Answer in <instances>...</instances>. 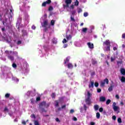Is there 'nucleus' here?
<instances>
[{
    "mask_svg": "<svg viewBox=\"0 0 125 125\" xmlns=\"http://www.w3.org/2000/svg\"><path fill=\"white\" fill-rule=\"evenodd\" d=\"M101 86H104V85H105V82H101Z\"/></svg>",
    "mask_w": 125,
    "mask_h": 125,
    "instance_id": "obj_44",
    "label": "nucleus"
},
{
    "mask_svg": "<svg viewBox=\"0 0 125 125\" xmlns=\"http://www.w3.org/2000/svg\"><path fill=\"white\" fill-rule=\"evenodd\" d=\"M9 96H10V94L9 93H6L5 95L6 98H9Z\"/></svg>",
    "mask_w": 125,
    "mask_h": 125,
    "instance_id": "obj_33",
    "label": "nucleus"
},
{
    "mask_svg": "<svg viewBox=\"0 0 125 125\" xmlns=\"http://www.w3.org/2000/svg\"><path fill=\"white\" fill-rule=\"evenodd\" d=\"M56 121L58 122V123H60V120H59V119L58 118H57L56 119Z\"/></svg>",
    "mask_w": 125,
    "mask_h": 125,
    "instance_id": "obj_62",
    "label": "nucleus"
},
{
    "mask_svg": "<svg viewBox=\"0 0 125 125\" xmlns=\"http://www.w3.org/2000/svg\"><path fill=\"white\" fill-rule=\"evenodd\" d=\"M65 108H66V104L62 105V107H61L62 109H65Z\"/></svg>",
    "mask_w": 125,
    "mask_h": 125,
    "instance_id": "obj_59",
    "label": "nucleus"
},
{
    "mask_svg": "<svg viewBox=\"0 0 125 125\" xmlns=\"http://www.w3.org/2000/svg\"><path fill=\"white\" fill-rule=\"evenodd\" d=\"M100 102H105L106 101V98L104 96H101L100 97Z\"/></svg>",
    "mask_w": 125,
    "mask_h": 125,
    "instance_id": "obj_9",
    "label": "nucleus"
},
{
    "mask_svg": "<svg viewBox=\"0 0 125 125\" xmlns=\"http://www.w3.org/2000/svg\"><path fill=\"white\" fill-rule=\"evenodd\" d=\"M79 1H78V0H76V1L74 2V5L75 6H79Z\"/></svg>",
    "mask_w": 125,
    "mask_h": 125,
    "instance_id": "obj_24",
    "label": "nucleus"
},
{
    "mask_svg": "<svg viewBox=\"0 0 125 125\" xmlns=\"http://www.w3.org/2000/svg\"><path fill=\"white\" fill-rule=\"evenodd\" d=\"M121 81L122 83H125V77L123 76V77L121 78Z\"/></svg>",
    "mask_w": 125,
    "mask_h": 125,
    "instance_id": "obj_26",
    "label": "nucleus"
},
{
    "mask_svg": "<svg viewBox=\"0 0 125 125\" xmlns=\"http://www.w3.org/2000/svg\"><path fill=\"white\" fill-rule=\"evenodd\" d=\"M54 24H55V21H54V20H52L51 21V24L52 25V26H54Z\"/></svg>",
    "mask_w": 125,
    "mask_h": 125,
    "instance_id": "obj_28",
    "label": "nucleus"
},
{
    "mask_svg": "<svg viewBox=\"0 0 125 125\" xmlns=\"http://www.w3.org/2000/svg\"><path fill=\"white\" fill-rule=\"evenodd\" d=\"M95 86H96V87H98V85H99V83L98 82H96L95 83Z\"/></svg>",
    "mask_w": 125,
    "mask_h": 125,
    "instance_id": "obj_48",
    "label": "nucleus"
},
{
    "mask_svg": "<svg viewBox=\"0 0 125 125\" xmlns=\"http://www.w3.org/2000/svg\"><path fill=\"white\" fill-rule=\"evenodd\" d=\"M22 36H26L27 35V31L25 30H22Z\"/></svg>",
    "mask_w": 125,
    "mask_h": 125,
    "instance_id": "obj_23",
    "label": "nucleus"
},
{
    "mask_svg": "<svg viewBox=\"0 0 125 125\" xmlns=\"http://www.w3.org/2000/svg\"><path fill=\"white\" fill-rule=\"evenodd\" d=\"M78 13H81V12H83V10L81 8H79L78 10Z\"/></svg>",
    "mask_w": 125,
    "mask_h": 125,
    "instance_id": "obj_50",
    "label": "nucleus"
},
{
    "mask_svg": "<svg viewBox=\"0 0 125 125\" xmlns=\"http://www.w3.org/2000/svg\"><path fill=\"white\" fill-rule=\"evenodd\" d=\"M55 93H52V95H51V97L52 98H55Z\"/></svg>",
    "mask_w": 125,
    "mask_h": 125,
    "instance_id": "obj_47",
    "label": "nucleus"
},
{
    "mask_svg": "<svg viewBox=\"0 0 125 125\" xmlns=\"http://www.w3.org/2000/svg\"><path fill=\"white\" fill-rule=\"evenodd\" d=\"M76 10H73L71 12V14L72 15H73L74 16V15H75V14H76Z\"/></svg>",
    "mask_w": 125,
    "mask_h": 125,
    "instance_id": "obj_43",
    "label": "nucleus"
},
{
    "mask_svg": "<svg viewBox=\"0 0 125 125\" xmlns=\"http://www.w3.org/2000/svg\"><path fill=\"white\" fill-rule=\"evenodd\" d=\"M31 103H34V99L32 98L30 100Z\"/></svg>",
    "mask_w": 125,
    "mask_h": 125,
    "instance_id": "obj_64",
    "label": "nucleus"
},
{
    "mask_svg": "<svg viewBox=\"0 0 125 125\" xmlns=\"http://www.w3.org/2000/svg\"><path fill=\"white\" fill-rule=\"evenodd\" d=\"M96 118L97 119H100V113L99 112L96 113Z\"/></svg>",
    "mask_w": 125,
    "mask_h": 125,
    "instance_id": "obj_22",
    "label": "nucleus"
},
{
    "mask_svg": "<svg viewBox=\"0 0 125 125\" xmlns=\"http://www.w3.org/2000/svg\"><path fill=\"white\" fill-rule=\"evenodd\" d=\"M13 51H8V50H6L5 51V53H6V54H8V55H10V54H11V53H12Z\"/></svg>",
    "mask_w": 125,
    "mask_h": 125,
    "instance_id": "obj_19",
    "label": "nucleus"
},
{
    "mask_svg": "<svg viewBox=\"0 0 125 125\" xmlns=\"http://www.w3.org/2000/svg\"><path fill=\"white\" fill-rule=\"evenodd\" d=\"M8 58L11 60V61H14V57L9 55L8 56Z\"/></svg>",
    "mask_w": 125,
    "mask_h": 125,
    "instance_id": "obj_14",
    "label": "nucleus"
},
{
    "mask_svg": "<svg viewBox=\"0 0 125 125\" xmlns=\"http://www.w3.org/2000/svg\"><path fill=\"white\" fill-rule=\"evenodd\" d=\"M70 19H71V21H72L73 22H75V21H76L75 19L73 17H72V16H71L70 17Z\"/></svg>",
    "mask_w": 125,
    "mask_h": 125,
    "instance_id": "obj_40",
    "label": "nucleus"
},
{
    "mask_svg": "<svg viewBox=\"0 0 125 125\" xmlns=\"http://www.w3.org/2000/svg\"><path fill=\"white\" fill-rule=\"evenodd\" d=\"M82 31L83 33H84L85 34H86V32H87V28H83Z\"/></svg>",
    "mask_w": 125,
    "mask_h": 125,
    "instance_id": "obj_16",
    "label": "nucleus"
},
{
    "mask_svg": "<svg viewBox=\"0 0 125 125\" xmlns=\"http://www.w3.org/2000/svg\"><path fill=\"white\" fill-rule=\"evenodd\" d=\"M120 72H121V73L122 74V75H123L124 76H125V68H121Z\"/></svg>",
    "mask_w": 125,
    "mask_h": 125,
    "instance_id": "obj_12",
    "label": "nucleus"
},
{
    "mask_svg": "<svg viewBox=\"0 0 125 125\" xmlns=\"http://www.w3.org/2000/svg\"><path fill=\"white\" fill-rule=\"evenodd\" d=\"M116 59V58H113L112 57H111L110 58V61L111 62H114Z\"/></svg>",
    "mask_w": 125,
    "mask_h": 125,
    "instance_id": "obj_35",
    "label": "nucleus"
},
{
    "mask_svg": "<svg viewBox=\"0 0 125 125\" xmlns=\"http://www.w3.org/2000/svg\"><path fill=\"white\" fill-rule=\"evenodd\" d=\"M90 125H95V123H94V122H91L90 123Z\"/></svg>",
    "mask_w": 125,
    "mask_h": 125,
    "instance_id": "obj_63",
    "label": "nucleus"
},
{
    "mask_svg": "<svg viewBox=\"0 0 125 125\" xmlns=\"http://www.w3.org/2000/svg\"><path fill=\"white\" fill-rule=\"evenodd\" d=\"M31 28L32 30H36V26H35V25H32Z\"/></svg>",
    "mask_w": 125,
    "mask_h": 125,
    "instance_id": "obj_55",
    "label": "nucleus"
},
{
    "mask_svg": "<svg viewBox=\"0 0 125 125\" xmlns=\"http://www.w3.org/2000/svg\"><path fill=\"white\" fill-rule=\"evenodd\" d=\"M45 105H46V102H42L40 104L39 107H40V108H42V107H45Z\"/></svg>",
    "mask_w": 125,
    "mask_h": 125,
    "instance_id": "obj_7",
    "label": "nucleus"
},
{
    "mask_svg": "<svg viewBox=\"0 0 125 125\" xmlns=\"http://www.w3.org/2000/svg\"><path fill=\"white\" fill-rule=\"evenodd\" d=\"M70 8H72V9H74V8H75L74 4H72L70 6Z\"/></svg>",
    "mask_w": 125,
    "mask_h": 125,
    "instance_id": "obj_61",
    "label": "nucleus"
},
{
    "mask_svg": "<svg viewBox=\"0 0 125 125\" xmlns=\"http://www.w3.org/2000/svg\"><path fill=\"white\" fill-rule=\"evenodd\" d=\"M47 25H48V22L47 21H45L42 24V27H43L44 28H46V26H47Z\"/></svg>",
    "mask_w": 125,
    "mask_h": 125,
    "instance_id": "obj_8",
    "label": "nucleus"
},
{
    "mask_svg": "<svg viewBox=\"0 0 125 125\" xmlns=\"http://www.w3.org/2000/svg\"><path fill=\"white\" fill-rule=\"evenodd\" d=\"M65 3L66 4L62 5L64 9H65V8H68V7H69V4H71V3H72V0H65Z\"/></svg>",
    "mask_w": 125,
    "mask_h": 125,
    "instance_id": "obj_1",
    "label": "nucleus"
},
{
    "mask_svg": "<svg viewBox=\"0 0 125 125\" xmlns=\"http://www.w3.org/2000/svg\"><path fill=\"white\" fill-rule=\"evenodd\" d=\"M115 98L116 99H120V96H119V95H116Z\"/></svg>",
    "mask_w": 125,
    "mask_h": 125,
    "instance_id": "obj_56",
    "label": "nucleus"
},
{
    "mask_svg": "<svg viewBox=\"0 0 125 125\" xmlns=\"http://www.w3.org/2000/svg\"><path fill=\"white\" fill-rule=\"evenodd\" d=\"M69 57H67L65 59V60L64 61V64H66V63H68V62H69Z\"/></svg>",
    "mask_w": 125,
    "mask_h": 125,
    "instance_id": "obj_21",
    "label": "nucleus"
},
{
    "mask_svg": "<svg viewBox=\"0 0 125 125\" xmlns=\"http://www.w3.org/2000/svg\"><path fill=\"white\" fill-rule=\"evenodd\" d=\"M55 107H58L59 106V103L58 102V101H55Z\"/></svg>",
    "mask_w": 125,
    "mask_h": 125,
    "instance_id": "obj_20",
    "label": "nucleus"
},
{
    "mask_svg": "<svg viewBox=\"0 0 125 125\" xmlns=\"http://www.w3.org/2000/svg\"><path fill=\"white\" fill-rule=\"evenodd\" d=\"M94 86V82L91 81L90 84H89V88H93Z\"/></svg>",
    "mask_w": 125,
    "mask_h": 125,
    "instance_id": "obj_10",
    "label": "nucleus"
},
{
    "mask_svg": "<svg viewBox=\"0 0 125 125\" xmlns=\"http://www.w3.org/2000/svg\"><path fill=\"white\" fill-rule=\"evenodd\" d=\"M4 112H7V113H8V112H9V110H8V108H7V107H5L4 109Z\"/></svg>",
    "mask_w": 125,
    "mask_h": 125,
    "instance_id": "obj_32",
    "label": "nucleus"
},
{
    "mask_svg": "<svg viewBox=\"0 0 125 125\" xmlns=\"http://www.w3.org/2000/svg\"><path fill=\"white\" fill-rule=\"evenodd\" d=\"M85 102L87 105H90L91 104V99L89 98H87L85 99Z\"/></svg>",
    "mask_w": 125,
    "mask_h": 125,
    "instance_id": "obj_5",
    "label": "nucleus"
},
{
    "mask_svg": "<svg viewBox=\"0 0 125 125\" xmlns=\"http://www.w3.org/2000/svg\"><path fill=\"white\" fill-rule=\"evenodd\" d=\"M97 92H98V93H100V92H101V89H100V88H98V89H97Z\"/></svg>",
    "mask_w": 125,
    "mask_h": 125,
    "instance_id": "obj_54",
    "label": "nucleus"
},
{
    "mask_svg": "<svg viewBox=\"0 0 125 125\" xmlns=\"http://www.w3.org/2000/svg\"><path fill=\"white\" fill-rule=\"evenodd\" d=\"M117 122L119 123V124H122V118H119L117 120Z\"/></svg>",
    "mask_w": 125,
    "mask_h": 125,
    "instance_id": "obj_29",
    "label": "nucleus"
},
{
    "mask_svg": "<svg viewBox=\"0 0 125 125\" xmlns=\"http://www.w3.org/2000/svg\"><path fill=\"white\" fill-rule=\"evenodd\" d=\"M36 101H41V97H37V98H36Z\"/></svg>",
    "mask_w": 125,
    "mask_h": 125,
    "instance_id": "obj_58",
    "label": "nucleus"
},
{
    "mask_svg": "<svg viewBox=\"0 0 125 125\" xmlns=\"http://www.w3.org/2000/svg\"><path fill=\"white\" fill-rule=\"evenodd\" d=\"M34 125H40V123H39L38 121H34Z\"/></svg>",
    "mask_w": 125,
    "mask_h": 125,
    "instance_id": "obj_38",
    "label": "nucleus"
},
{
    "mask_svg": "<svg viewBox=\"0 0 125 125\" xmlns=\"http://www.w3.org/2000/svg\"><path fill=\"white\" fill-rule=\"evenodd\" d=\"M121 64H123V62L117 61V65L118 66H120Z\"/></svg>",
    "mask_w": 125,
    "mask_h": 125,
    "instance_id": "obj_42",
    "label": "nucleus"
},
{
    "mask_svg": "<svg viewBox=\"0 0 125 125\" xmlns=\"http://www.w3.org/2000/svg\"><path fill=\"white\" fill-rule=\"evenodd\" d=\"M12 67L13 68H17V64H16L15 63H13L12 64Z\"/></svg>",
    "mask_w": 125,
    "mask_h": 125,
    "instance_id": "obj_36",
    "label": "nucleus"
},
{
    "mask_svg": "<svg viewBox=\"0 0 125 125\" xmlns=\"http://www.w3.org/2000/svg\"><path fill=\"white\" fill-rule=\"evenodd\" d=\"M21 43H22V42H21V41H18L17 44L19 45V44H21Z\"/></svg>",
    "mask_w": 125,
    "mask_h": 125,
    "instance_id": "obj_60",
    "label": "nucleus"
},
{
    "mask_svg": "<svg viewBox=\"0 0 125 125\" xmlns=\"http://www.w3.org/2000/svg\"><path fill=\"white\" fill-rule=\"evenodd\" d=\"M94 108L95 111H98V109H99V105H98V104H95L94 106Z\"/></svg>",
    "mask_w": 125,
    "mask_h": 125,
    "instance_id": "obj_17",
    "label": "nucleus"
},
{
    "mask_svg": "<svg viewBox=\"0 0 125 125\" xmlns=\"http://www.w3.org/2000/svg\"><path fill=\"white\" fill-rule=\"evenodd\" d=\"M13 54L15 55V56L18 57V52L17 51H13Z\"/></svg>",
    "mask_w": 125,
    "mask_h": 125,
    "instance_id": "obj_30",
    "label": "nucleus"
},
{
    "mask_svg": "<svg viewBox=\"0 0 125 125\" xmlns=\"http://www.w3.org/2000/svg\"><path fill=\"white\" fill-rule=\"evenodd\" d=\"M83 16L84 17H87V16H88V13H87V12H84L83 13Z\"/></svg>",
    "mask_w": 125,
    "mask_h": 125,
    "instance_id": "obj_37",
    "label": "nucleus"
},
{
    "mask_svg": "<svg viewBox=\"0 0 125 125\" xmlns=\"http://www.w3.org/2000/svg\"><path fill=\"white\" fill-rule=\"evenodd\" d=\"M70 114H73V113H75V110L74 109H71L70 110Z\"/></svg>",
    "mask_w": 125,
    "mask_h": 125,
    "instance_id": "obj_49",
    "label": "nucleus"
},
{
    "mask_svg": "<svg viewBox=\"0 0 125 125\" xmlns=\"http://www.w3.org/2000/svg\"><path fill=\"white\" fill-rule=\"evenodd\" d=\"M10 15L11 16V18H12V14H13V13H12V10L11 9H10Z\"/></svg>",
    "mask_w": 125,
    "mask_h": 125,
    "instance_id": "obj_45",
    "label": "nucleus"
},
{
    "mask_svg": "<svg viewBox=\"0 0 125 125\" xmlns=\"http://www.w3.org/2000/svg\"><path fill=\"white\" fill-rule=\"evenodd\" d=\"M122 38L125 39V33L122 34Z\"/></svg>",
    "mask_w": 125,
    "mask_h": 125,
    "instance_id": "obj_57",
    "label": "nucleus"
},
{
    "mask_svg": "<svg viewBox=\"0 0 125 125\" xmlns=\"http://www.w3.org/2000/svg\"><path fill=\"white\" fill-rule=\"evenodd\" d=\"M30 117L32 118V119H36V115H35V114H31Z\"/></svg>",
    "mask_w": 125,
    "mask_h": 125,
    "instance_id": "obj_46",
    "label": "nucleus"
},
{
    "mask_svg": "<svg viewBox=\"0 0 125 125\" xmlns=\"http://www.w3.org/2000/svg\"><path fill=\"white\" fill-rule=\"evenodd\" d=\"M113 110L115 112H117L118 111V109H120V107L119 106H114L113 107Z\"/></svg>",
    "mask_w": 125,
    "mask_h": 125,
    "instance_id": "obj_15",
    "label": "nucleus"
},
{
    "mask_svg": "<svg viewBox=\"0 0 125 125\" xmlns=\"http://www.w3.org/2000/svg\"><path fill=\"white\" fill-rule=\"evenodd\" d=\"M116 119H117L116 116L114 115L112 116V120H113L114 121H116Z\"/></svg>",
    "mask_w": 125,
    "mask_h": 125,
    "instance_id": "obj_52",
    "label": "nucleus"
},
{
    "mask_svg": "<svg viewBox=\"0 0 125 125\" xmlns=\"http://www.w3.org/2000/svg\"><path fill=\"white\" fill-rule=\"evenodd\" d=\"M115 86V84L113 81H111V84H110V87L108 88V91L111 92L113 91V87Z\"/></svg>",
    "mask_w": 125,
    "mask_h": 125,
    "instance_id": "obj_3",
    "label": "nucleus"
},
{
    "mask_svg": "<svg viewBox=\"0 0 125 125\" xmlns=\"http://www.w3.org/2000/svg\"><path fill=\"white\" fill-rule=\"evenodd\" d=\"M110 47H111V45H109L106 47V49L107 51H110Z\"/></svg>",
    "mask_w": 125,
    "mask_h": 125,
    "instance_id": "obj_31",
    "label": "nucleus"
},
{
    "mask_svg": "<svg viewBox=\"0 0 125 125\" xmlns=\"http://www.w3.org/2000/svg\"><path fill=\"white\" fill-rule=\"evenodd\" d=\"M66 42H67V40H66V39H64L62 41V43H66Z\"/></svg>",
    "mask_w": 125,
    "mask_h": 125,
    "instance_id": "obj_53",
    "label": "nucleus"
},
{
    "mask_svg": "<svg viewBox=\"0 0 125 125\" xmlns=\"http://www.w3.org/2000/svg\"><path fill=\"white\" fill-rule=\"evenodd\" d=\"M103 45H107V46L109 45H111V42H110V40H106L105 42H104Z\"/></svg>",
    "mask_w": 125,
    "mask_h": 125,
    "instance_id": "obj_6",
    "label": "nucleus"
},
{
    "mask_svg": "<svg viewBox=\"0 0 125 125\" xmlns=\"http://www.w3.org/2000/svg\"><path fill=\"white\" fill-rule=\"evenodd\" d=\"M67 67L68 69H73V68H74V65H73V64L69 63L67 64Z\"/></svg>",
    "mask_w": 125,
    "mask_h": 125,
    "instance_id": "obj_11",
    "label": "nucleus"
},
{
    "mask_svg": "<svg viewBox=\"0 0 125 125\" xmlns=\"http://www.w3.org/2000/svg\"><path fill=\"white\" fill-rule=\"evenodd\" d=\"M99 112H103V108L100 107V108H99Z\"/></svg>",
    "mask_w": 125,
    "mask_h": 125,
    "instance_id": "obj_51",
    "label": "nucleus"
},
{
    "mask_svg": "<svg viewBox=\"0 0 125 125\" xmlns=\"http://www.w3.org/2000/svg\"><path fill=\"white\" fill-rule=\"evenodd\" d=\"M83 108H84V110L85 111V112H86V110L87 109V106H86V105H85V104L83 105Z\"/></svg>",
    "mask_w": 125,
    "mask_h": 125,
    "instance_id": "obj_39",
    "label": "nucleus"
},
{
    "mask_svg": "<svg viewBox=\"0 0 125 125\" xmlns=\"http://www.w3.org/2000/svg\"><path fill=\"white\" fill-rule=\"evenodd\" d=\"M104 82L106 84H109V80H108L107 78L104 80Z\"/></svg>",
    "mask_w": 125,
    "mask_h": 125,
    "instance_id": "obj_18",
    "label": "nucleus"
},
{
    "mask_svg": "<svg viewBox=\"0 0 125 125\" xmlns=\"http://www.w3.org/2000/svg\"><path fill=\"white\" fill-rule=\"evenodd\" d=\"M52 10H53V7H52V6H50L48 8V11H52Z\"/></svg>",
    "mask_w": 125,
    "mask_h": 125,
    "instance_id": "obj_25",
    "label": "nucleus"
},
{
    "mask_svg": "<svg viewBox=\"0 0 125 125\" xmlns=\"http://www.w3.org/2000/svg\"><path fill=\"white\" fill-rule=\"evenodd\" d=\"M92 65H96V64H97L98 62L97 61L92 59Z\"/></svg>",
    "mask_w": 125,
    "mask_h": 125,
    "instance_id": "obj_13",
    "label": "nucleus"
},
{
    "mask_svg": "<svg viewBox=\"0 0 125 125\" xmlns=\"http://www.w3.org/2000/svg\"><path fill=\"white\" fill-rule=\"evenodd\" d=\"M52 42H53V43H57V41H56V40H55V38H53V39H52Z\"/></svg>",
    "mask_w": 125,
    "mask_h": 125,
    "instance_id": "obj_41",
    "label": "nucleus"
},
{
    "mask_svg": "<svg viewBox=\"0 0 125 125\" xmlns=\"http://www.w3.org/2000/svg\"><path fill=\"white\" fill-rule=\"evenodd\" d=\"M87 45H88L89 48L90 49H93V48H94V45L90 42H87Z\"/></svg>",
    "mask_w": 125,
    "mask_h": 125,
    "instance_id": "obj_4",
    "label": "nucleus"
},
{
    "mask_svg": "<svg viewBox=\"0 0 125 125\" xmlns=\"http://www.w3.org/2000/svg\"><path fill=\"white\" fill-rule=\"evenodd\" d=\"M91 96V94H90V92L88 91L87 92V98H90Z\"/></svg>",
    "mask_w": 125,
    "mask_h": 125,
    "instance_id": "obj_34",
    "label": "nucleus"
},
{
    "mask_svg": "<svg viewBox=\"0 0 125 125\" xmlns=\"http://www.w3.org/2000/svg\"><path fill=\"white\" fill-rule=\"evenodd\" d=\"M110 103H111V100L110 99H108L106 102V105H109V104H110Z\"/></svg>",
    "mask_w": 125,
    "mask_h": 125,
    "instance_id": "obj_27",
    "label": "nucleus"
},
{
    "mask_svg": "<svg viewBox=\"0 0 125 125\" xmlns=\"http://www.w3.org/2000/svg\"><path fill=\"white\" fill-rule=\"evenodd\" d=\"M51 3V0H47L46 1L43 2L42 4V7H45L46 4H50Z\"/></svg>",
    "mask_w": 125,
    "mask_h": 125,
    "instance_id": "obj_2",
    "label": "nucleus"
}]
</instances>
